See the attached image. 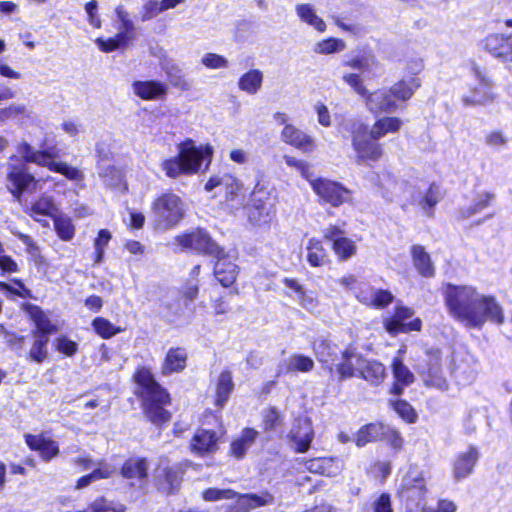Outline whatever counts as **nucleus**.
Masks as SVG:
<instances>
[{
    "label": "nucleus",
    "mask_w": 512,
    "mask_h": 512,
    "mask_svg": "<svg viewBox=\"0 0 512 512\" xmlns=\"http://www.w3.org/2000/svg\"><path fill=\"white\" fill-rule=\"evenodd\" d=\"M449 314L469 328H480L487 321L501 324L503 310L493 296L470 285L447 284L443 290Z\"/></svg>",
    "instance_id": "f257e3e1"
},
{
    "label": "nucleus",
    "mask_w": 512,
    "mask_h": 512,
    "mask_svg": "<svg viewBox=\"0 0 512 512\" xmlns=\"http://www.w3.org/2000/svg\"><path fill=\"white\" fill-rule=\"evenodd\" d=\"M382 189L385 198L391 201L404 198L410 204L417 206L427 217L434 215V208L441 199L440 189L434 183L427 188H422L418 183L388 179Z\"/></svg>",
    "instance_id": "f03ea898"
},
{
    "label": "nucleus",
    "mask_w": 512,
    "mask_h": 512,
    "mask_svg": "<svg viewBox=\"0 0 512 512\" xmlns=\"http://www.w3.org/2000/svg\"><path fill=\"white\" fill-rule=\"evenodd\" d=\"M212 154L213 148L208 144L196 146L191 140L185 141L179 145L176 156L162 161L161 168L170 178L195 174L205 159L210 162Z\"/></svg>",
    "instance_id": "7ed1b4c3"
},
{
    "label": "nucleus",
    "mask_w": 512,
    "mask_h": 512,
    "mask_svg": "<svg viewBox=\"0 0 512 512\" xmlns=\"http://www.w3.org/2000/svg\"><path fill=\"white\" fill-rule=\"evenodd\" d=\"M17 152L25 162L45 167L70 181L80 183L84 180V174L80 169L67 162L56 161V156L48 150H36L27 142H21L17 145Z\"/></svg>",
    "instance_id": "20e7f679"
},
{
    "label": "nucleus",
    "mask_w": 512,
    "mask_h": 512,
    "mask_svg": "<svg viewBox=\"0 0 512 512\" xmlns=\"http://www.w3.org/2000/svg\"><path fill=\"white\" fill-rule=\"evenodd\" d=\"M246 210L248 221L254 226H266L273 220L276 215V199L265 183H256Z\"/></svg>",
    "instance_id": "39448f33"
},
{
    "label": "nucleus",
    "mask_w": 512,
    "mask_h": 512,
    "mask_svg": "<svg viewBox=\"0 0 512 512\" xmlns=\"http://www.w3.org/2000/svg\"><path fill=\"white\" fill-rule=\"evenodd\" d=\"M155 226L168 230L178 225L186 215V204L174 193H164L152 204Z\"/></svg>",
    "instance_id": "423d86ee"
},
{
    "label": "nucleus",
    "mask_w": 512,
    "mask_h": 512,
    "mask_svg": "<svg viewBox=\"0 0 512 512\" xmlns=\"http://www.w3.org/2000/svg\"><path fill=\"white\" fill-rule=\"evenodd\" d=\"M349 132L357 163L377 162L382 158L383 147L378 139L369 136L368 127L365 123L361 121L352 122Z\"/></svg>",
    "instance_id": "0eeeda50"
},
{
    "label": "nucleus",
    "mask_w": 512,
    "mask_h": 512,
    "mask_svg": "<svg viewBox=\"0 0 512 512\" xmlns=\"http://www.w3.org/2000/svg\"><path fill=\"white\" fill-rule=\"evenodd\" d=\"M427 491L424 470L416 464H410L407 469L403 471L397 486L398 496L402 500L420 501L425 498Z\"/></svg>",
    "instance_id": "6e6552de"
},
{
    "label": "nucleus",
    "mask_w": 512,
    "mask_h": 512,
    "mask_svg": "<svg viewBox=\"0 0 512 512\" xmlns=\"http://www.w3.org/2000/svg\"><path fill=\"white\" fill-rule=\"evenodd\" d=\"M6 180L7 189L17 201L21 199L24 192H35L39 183L24 164H9Z\"/></svg>",
    "instance_id": "1a4fd4ad"
},
{
    "label": "nucleus",
    "mask_w": 512,
    "mask_h": 512,
    "mask_svg": "<svg viewBox=\"0 0 512 512\" xmlns=\"http://www.w3.org/2000/svg\"><path fill=\"white\" fill-rule=\"evenodd\" d=\"M175 242L183 250H194L211 256L223 254V249L213 242L208 233L202 229L178 235L175 237Z\"/></svg>",
    "instance_id": "9d476101"
},
{
    "label": "nucleus",
    "mask_w": 512,
    "mask_h": 512,
    "mask_svg": "<svg viewBox=\"0 0 512 512\" xmlns=\"http://www.w3.org/2000/svg\"><path fill=\"white\" fill-rule=\"evenodd\" d=\"M474 83L470 84L469 91L463 95L466 105H484L494 99L492 84L486 74L477 66L472 68Z\"/></svg>",
    "instance_id": "9b49d317"
},
{
    "label": "nucleus",
    "mask_w": 512,
    "mask_h": 512,
    "mask_svg": "<svg viewBox=\"0 0 512 512\" xmlns=\"http://www.w3.org/2000/svg\"><path fill=\"white\" fill-rule=\"evenodd\" d=\"M309 183L313 191L324 203L338 207L349 199V190L338 182L325 178H313Z\"/></svg>",
    "instance_id": "f8f14e48"
},
{
    "label": "nucleus",
    "mask_w": 512,
    "mask_h": 512,
    "mask_svg": "<svg viewBox=\"0 0 512 512\" xmlns=\"http://www.w3.org/2000/svg\"><path fill=\"white\" fill-rule=\"evenodd\" d=\"M413 315V309L405 306H396L394 314L384 319V328L392 336L399 333L420 331L422 327V321L420 318H415L410 322H405Z\"/></svg>",
    "instance_id": "ddd939ff"
},
{
    "label": "nucleus",
    "mask_w": 512,
    "mask_h": 512,
    "mask_svg": "<svg viewBox=\"0 0 512 512\" xmlns=\"http://www.w3.org/2000/svg\"><path fill=\"white\" fill-rule=\"evenodd\" d=\"M323 238L332 242V250L340 261H347L357 253L356 242L346 237L339 226H327L323 229Z\"/></svg>",
    "instance_id": "4468645a"
},
{
    "label": "nucleus",
    "mask_w": 512,
    "mask_h": 512,
    "mask_svg": "<svg viewBox=\"0 0 512 512\" xmlns=\"http://www.w3.org/2000/svg\"><path fill=\"white\" fill-rule=\"evenodd\" d=\"M216 188L224 191V197L227 202L238 200L244 193L243 183L228 173L213 175L209 178L205 184V190L212 192Z\"/></svg>",
    "instance_id": "2eb2a0df"
},
{
    "label": "nucleus",
    "mask_w": 512,
    "mask_h": 512,
    "mask_svg": "<svg viewBox=\"0 0 512 512\" xmlns=\"http://www.w3.org/2000/svg\"><path fill=\"white\" fill-rule=\"evenodd\" d=\"M143 399L145 415L152 423L160 425L170 420V413L164 409L170 402L169 394L165 390H158L156 394L145 396Z\"/></svg>",
    "instance_id": "dca6fc26"
},
{
    "label": "nucleus",
    "mask_w": 512,
    "mask_h": 512,
    "mask_svg": "<svg viewBox=\"0 0 512 512\" xmlns=\"http://www.w3.org/2000/svg\"><path fill=\"white\" fill-rule=\"evenodd\" d=\"M364 99L366 108L372 114L392 113L399 107L390 88L367 92Z\"/></svg>",
    "instance_id": "f3484780"
},
{
    "label": "nucleus",
    "mask_w": 512,
    "mask_h": 512,
    "mask_svg": "<svg viewBox=\"0 0 512 512\" xmlns=\"http://www.w3.org/2000/svg\"><path fill=\"white\" fill-rule=\"evenodd\" d=\"M423 68L421 61H416L413 63V72L412 75H408L404 77L402 80L395 83L390 90L398 103L399 101L405 102L409 100L415 91L421 86V81L416 77Z\"/></svg>",
    "instance_id": "a211bd4d"
},
{
    "label": "nucleus",
    "mask_w": 512,
    "mask_h": 512,
    "mask_svg": "<svg viewBox=\"0 0 512 512\" xmlns=\"http://www.w3.org/2000/svg\"><path fill=\"white\" fill-rule=\"evenodd\" d=\"M133 93L145 101H158L166 98L168 85L158 80H136L131 85Z\"/></svg>",
    "instance_id": "6ab92c4d"
},
{
    "label": "nucleus",
    "mask_w": 512,
    "mask_h": 512,
    "mask_svg": "<svg viewBox=\"0 0 512 512\" xmlns=\"http://www.w3.org/2000/svg\"><path fill=\"white\" fill-rule=\"evenodd\" d=\"M290 445L297 453H305L314 438V430L308 419L297 420L289 433Z\"/></svg>",
    "instance_id": "aec40b11"
},
{
    "label": "nucleus",
    "mask_w": 512,
    "mask_h": 512,
    "mask_svg": "<svg viewBox=\"0 0 512 512\" xmlns=\"http://www.w3.org/2000/svg\"><path fill=\"white\" fill-rule=\"evenodd\" d=\"M25 442L31 450L37 451L43 461L49 462L59 454V445L45 434H25Z\"/></svg>",
    "instance_id": "412c9836"
},
{
    "label": "nucleus",
    "mask_w": 512,
    "mask_h": 512,
    "mask_svg": "<svg viewBox=\"0 0 512 512\" xmlns=\"http://www.w3.org/2000/svg\"><path fill=\"white\" fill-rule=\"evenodd\" d=\"M217 259L214 266V274L220 284L224 287L232 285L238 275V267L234 263V256L223 251L219 256H213Z\"/></svg>",
    "instance_id": "4be33fe9"
},
{
    "label": "nucleus",
    "mask_w": 512,
    "mask_h": 512,
    "mask_svg": "<svg viewBox=\"0 0 512 512\" xmlns=\"http://www.w3.org/2000/svg\"><path fill=\"white\" fill-rule=\"evenodd\" d=\"M218 449V436L215 431L198 429L190 442L192 453L204 456L212 454Z\"/></svg>",
    "instance_id": "5701e85b"
},
{
    "label": "nucleus",
    "mask_w": 512,
    "mask_h": 512,
    "mask_svg": "<svg viewBox=\"0 0 512 512\" xmlns=\"http://www.w3.org/2000/svg\"><path fill=\"white\" fill-rule=\"evenodd\" d=\"M282 140L296 147L297 149L308 153L316 148L315 139L291 124H286L281 132Z\"/></svg>",
    "instance_id": "b1692460"
},
{
    "label": "nucleus",
    "mask_w": 512,
    "mask_h": 512,
    "mask_svg": "<svg viewBox=\"0 0 512 512\" xmlns=\"http://www.w3.org/2000/svg\"><path fill=\"white\" fill-rule=\"evenodd\" d=\"M28 214L37 222L44 226L48 225L47 218H55L58 215V207L52 196L43 194L34 201L28 211Z\"/></svg>",
    "instance_id": "393cba45"
},
{
    "label": "nucleus",
    "mask_w": 512,
    "mask_h": 512,
    "mask_svg": "<svg viewBox=\"0 0 512 512\" xmlns=\"http://www.w3.org/2000/svg\"><path fill=\"white\" fill-rule=\"evenodd\" d=\"M404 121L396 116H383L378 118L368 130L369 136L374 139H382L389 134L398 133Z\"/></svg>",
    "instance_id": "a878e982"
},
{
    "label": "nucleus",
    "mask_w": 512,
    "mask_h": 512,
    "mask_svg": "<svg viewBox=\"0 0 512 512\" xmlns=\"http://www.w3.org/2000/svg\"><path fill=\"white\" fill-rule=\"evenodd\" d=\"M305 467L312 473L334 477L340 473L342 462L338 458L319 457L307 460Z\"/></svg>",
    "instance_id": "bb28decb"
},
{
    "label": "nucleus",
    "mask_w": 512,
    "mask_h": 512,
    "mask_svg": "<svg viewBox=\"0 0 512 512\" xmlns=\"http://www.w3.org/2000/svg\"><path fill=\"white\" fill-rule=\"evenodd\" d=\"M479 458V453L475 447H470L467 451L460 453L453 467V473L457 480L468 477L474 469Z\"/></svg>",
    "instance_id": "cd10ccee"
},
{
    "label": "nucleus",
    "mask_w": 512,
    "mask_h": 512,
    "mask_svg": "<svg viewBox=\"0 0 512 512\" xmlns=\"http://www.w3.org/2000/svg\"><path fill=\"white\" fill-rule=\"evenodd\" d=\"M313 351L318 361L332 372L334 362L339 353L338 347L329 340L321 337L314 341Z\"/></svg>",
    "instance_id": "c85d7f7f"
},
{
    "label": "nucleus",
    "mask_w": 512,
    "mask_h": 512,
    "mask_svg": "<svg viewBox=\"0 0 512 512\" xmlns=\"http://www.w3.org/2000/svg\"><path fill=\"white\" fill-rule=\"evenodd\" d=\"M410 254L413 266L422 277L431 278L435 275L434 264L423 246L413 245Z\"/></svg>",
    "instance_id": "c756f323"
},
{
    "label": "nucleus",
    "mask_w": 512,
    "mask_h": 512,
    "mask_svg": "<svg viewBox=\"0 0 512 512\" xmlns=\"http://www.w3.org/2000/svg\"><path fill=\"white\" fill-rule=\"evenodd\" d=\"M358 377L366 380L372 385H379L386 377L385 366L376 360H368L363 358L361 367H356Z\"/></svg>",
    "instance_id": "7c9ffc66"
},
{
    "label": "nucleus",
    "mask_w": 512,
    "mask_h": 512,
    "mask_svg": "<svg viewBox=\"0 0 512 512\" xmlns=\"http://www.w3.org/2000/svg\"><path fill=\"white\" fill-rule=\"evenodd\" d=\"M363 357L352 349H346L342 352V362L337 364V372L341 380L358 377V370L356 367H361Z\"/></svg>",
    "instance_id": "2f4dec72"
},
{
    "label": "nucleus",
    "mask_w": 512,
    "mask_h": 512,
    "mask_svg": "<svg viewBox=\"0 0 512 512\" xmlns=\"http://www.w3.org/2000/svg\"><path fill=\"white\" fill-rule=\"evenodd\" d=\"M386 425L380 422L370 423L361 427L354 437L357 447H364L370 442L382 440Z\"/></svg>",
    "instance_id": "473e14b6"
},
{
    "label": "nucleus",
    "mask_w": 512,
    "mask_h": 512,
    "mask_svg": "<svg viewBox=\"0 0 512 512\" xmlns=\"http://www.w3.org/2000/svg\"><path fill=\"white\" fill-rule=\"evenodd\" d=\"M258 436L259 432L253 428L243 429L240 436L231 443V454L237 459L243 458Z\"/></svg>",
    "instance_id": "72a5a7b5"
},
{
    "label": "nucleus",
    "mask_w": 512,
    "mask_h": 512,
    "mask_svg": "<svg viewBox=\"0 0 512 512\" xmlns=\"http://www.w3.org/2000/svg\"><path fill=\"white\" fill-rule=\"evenodd\" d=\"M392 371L395 383L392 388L394 394H400L402 388L410 385L414 381L413 373L404 365L401 357H395L392 361Z\"/></svg>",
    "instance_id": "f704fd0d"
},
{
    "label": "nucleus",
    "mask_w": 512,
    "mask_h": 512,
    "mask_svg": "<svg viewBox=\"0 0 512 512\" xmlns=\"http://www.w3.org/2000/svg\"><path fill=\"white\" fill-rule=\"evenodd\" d=\"M295 11L301 22L313 27L320 33L325 32L327 28L326 23L317 15L314 6L309 3L297 4L295 6Z\"/></svg>",
    "instance_id": "c9c22d12"
},
{
    "label": "nucleus",
    "mask_w": 512,
    "mask_h": 512,
    "mask_svg": "<svg viewBox=\"0 0 512 512\" xmlns=\"http://www.w3.org/2000/svg\"><path fill=\"white\" fill-rule=\"evenodd\" d=\"M307 261L312 267H322L329 263V255L321 240L310 238L306 245Z\"/></svg>",
    "instance_id": "e433bc0d"
},
{
    "label": "nucleus",
    "mask_w": 512,
    "mask_h": 512,
    "mask_svg": "<svg viewBox=\"0 0 512 512\" xmlns=\"http://www.w3.org/2000/svg\"><path fill=\"white\" fill-rule=\"evenodd\" d=\"M357 297L365 305L375 308H384L393 300V296L389 291L381 289L361 291Z\"/></svg>",
    "instance_id": "4c0bfd02"
},
{
    "label": "nucleus",
    "mask_w": 512,
    "mask_h": 512,
    "mask_svg": "<svg viewBox=\"0 0 512 512\" xmlns=\"http://www.w3.org/2000/svg\"><path fill=\"white\" fill-rule=\"evenodd\" d=\"M234 389L232 374L228 370H224L218 377L215 389V404L222 408L230 397Z\"/></svg>",
    "instance_id": "58836bf2"
},
{
    "label": "nucleus",
    "mask_w": 512,
    "mask_h": 512,
    "mask_svg": "<svg viewBox=\"0 0 512 512\" xmlns=\"http://www.w3.org/2000/svg\"><path fill=\"white\" fill-rule=\"evenodd\" d=\"M186 361L187 353L183 348H171L164 360L162 371L164 374L182 371Z\"/></svg>",
    "instance_id": "ea45409f"
},
{
    "label": "nucleus",
    "mask_w": 512,
    "mask_h": 512,
    "mask_svg": "<svg viewBox=\"0 0 512 512\" xmlns=\"http://www.w3.org/2000/svg\"><path fill=\"white\" fill-rule=\"evenodd\" d=\"M263 73L258 69H251L244 73L238 80V87L241 91L254 95L262 87Z\"/></svg>",
    "instance_id": "a19ab883"
},
{
    "label": "nucleus",
    "mask_w": 512,
    "mask_h": 512,
    "mask_svg": "<svg viewBox=\"0 0 512 512\" xmlns=\"http://www.w3.org/2000/svg\"><path fill=\"white\" fill-rule=\"evenodd\" d=\"M148 464L145 459L131 458L127 460L121 470L123 477L127 479L142 480L147 477Z\"/></svg>",
    "instance_id": "79ce46f5"
},
{
    "label": "nucleus",
    "mask_w": 512,
    "mask_h": 512,
    "mask_svg": "<svg viewBox=\"0 0 512 512\" xmlns=\"http://www.w3.org/2000/svg\"><path fill=\"white\" fill-rule=\"evenodd\" d=\"M283 367L287 373L289 372H302L307 373L314 368V361L312 358L303 354H292L283 362Z\"/></svg>",
    "instance_id": "37998d69"
},
{
    "label": "nucleus",
    "mask_w": 512,
    "mask_h": 512,
    "mask_svg": "<svg viewBox=\"0 0 512 512\" xmlns=\"http://www.w3.org/2000/svg\"><path fill=\"white\" fill-rule=\"evenodd\" d=\"M494 198L493 194L488 192L478 193L472 202L468 205H464L460 209V214L463 218H469L477 213L484 210Z\"/></svg>",
    "instance_id": "c03bdc74"
},
{
    "label": "nucleus",
    "mask_w": 512,
    "mask_h": 512,
    "mask_svg": "<svg viewBox=\"0 0 512 512\" xmlns=\"http://www.w3.org/2000/svg\"><path fill=\"white\" fill-rule=\"evenodd\" d=\"M115 471H116L115 467H113L105 462H100V463H98V467L95 468L92 471V473L82 476L77 481L76 488L81 489V488L88 486L93 481H96L99 479H104V478H109L115 473Z\"/></svg>",
    "instance_id": "a18cd8bd"
},
{
    "label": "nucleus",
    "mask_w": 512,
    "mask_h": 512,
    "mask_svg": "<svg viewBox=\"0 0 512 512\" xmlns=\"http://www.w3.org/2000/svg\"><path fill=\"white\" fill-rule=\"evenodd\" d=\"M30 317L33 320L35 326L38 331L41 333L40 335L47 336L48 334L54 333L57 331V327L49 317L42 311L39 307H32L29 311Z\"/></svg>",
    "instance_id": "49530a36"
},
{
    "label": "nucleus",
    "mask_w": 512,
    "mask_h": 512,
    "mask_svg": "<svg viewBox=\"0 0 512 512\" xmlns=\"http://www.w3.org/2000/svg\"><path fill=\"white\" fill-rule=\"evenodd\" d=\"M136 382L143 388V398L156 394L158 390H164L158 383L155 382L152 373L146 369L141 368L135 375Z\"/></svg>",
    "instance_id": "de8ad7c7"
},
{
    "label": "nucleus",
    "mask_w": 512,
    "mask_h": 512,
    "mask_svg": "<svg viewBox=\"0 0 512 512\" xmlns=\"http://www.w3.org/2000/svg\"><path fill=\"white\" fill-rule=\"evenodd\" d=\"M345 47V42L342 39L327 38L317 42L314 45L313 51L317 54L328 55L341 52Z\"/></svg>",
    "instance_id": "09e8293b"
},
{
    "label": "nucleus",
    "mask_w": 512,
    "mask_h": 512,
    "mask_svg": "<svg viewBox=\"0 0 512 512\" xmlns=\"http://www.w3.org/2000/svg\"><path fill=\"white\" fill-rule=\"evenodd\" d=\"M506 36L503 34H490L482 41V47L494 57L501 58Z\"/></svg>",
    "instance_id": "8fccbe9b"
},
{
    "label": "nucleus",
    "mask_w": 512,
    "mask_h": 512,
    "mask_svg": "<svg viewBox=\"0 0 512 512\" xmlns=\"http://www.w3.org/2000/svg\"><path fill=\"white\" fill-rule=\"evenodd\" d=\"M424 382L427 386H431L440 391H446L449 388L447 379L443 376L441 369L438 366H431L424 377Z\"/></svg>",
    "instance_id": "3c124183"
},
{
    "label": "nucleus",
    "mask_w": 512,
    "mask_h": 512,
    "mask_svg": "<svg viewBox=\"0 0 512 512\" xmlns=\"http://www.w3.org/2000/svg\"><path fill=\"white\" fill-rule=\"evenodd\" d=\"M453 374L458 384L467 385L475 380L477 370L470 363H461L455 364Z\"/></svg>",
    "instance_id": "603ef678"
},
{
    "label": "nucleus",
    "mask_w": 512,
    "mask_h": 512,
    "mask_svg": "<svg viewBox=\"0 0 512 512\" xmlns=\"http://www.w3.org/2000/svg\"><path fill=\"white\" fill-rule=\"evenodd\" d=\"M112 238V234L107 229H101L98 232L97 237L94 240V263L100 264L104 259L105 249L108 246L110 240Z\"/></svg>",
    "instance_id": "864d4df0"
},
{
    "label": "nucleus",
    "mask_w": 512,
    "mask_h": 512,
    "mask_svg": "<svg viewBox=\"0 0 512 512\" xmlns=\"http://www.w3.org/2000/svg\"><path fill=\"white\" fill-rule=\"evenodd\" d=\"M92 326L95 332L104 339L111 338L122 331L121 328L116 327L109 320L102 317L94 319Z\"/></svg>",
    "instance_id": "5fc2aeb1"
},
{
    "label": "nucleus",
    "mask_w": 512,
    "mask_h": 512,
    "mask_svg": "<svg viewBox=\"0 0 512 512\" xmlns=\"http://www.w3.org/2000/svg\"><path fill=\"white\" fill-rule=\"evenodd\" d=\"M93 512H125L126 506L120 502L98 498L91 504Z\"/></svg>",
    "instance_id": "6e6d98bb"
},
{
    "label": "nucleus",
    "mask_w": 512,
    "mask_h": 512,
    "mask_svg": "<svg viewBox=\"0 0 512 512\" xmlns=\"http://www.w3.org/2000/svg\"><path fill=\"white\" fill-rule=\"evenodd\" d=\"M47 343H48V337L45 335H37L36 339L30 349L29 357L36 361V362H42L47 356Z\"/></svg>",
    "instance_id": "4d7b16f0"
},
{
    "label": "nucleus",
    "mask_w": 512,
    "mask_h": 512,
    "mask_svg": "<svg viewBox=\"0 0 512 512\" xmlns=\"http://www.w3.org/2000/svg\"><path fill=\"white\" fill-rule=\"evenodd\" d=\"M282 423V417L274 407L265 409L262 412V424L265 431H271L279 427Z\"/></svg>",
    "instance_id": "13d9d810"
},
{
    "label": "nucleus",
    "mask_w": 512,
    "mask_h": 512,
    "mask_svg": "<svg viewBox=\"0 0 512 512\" xmlns=\"http://www.w3.org/2000/svg\"><path fill=\"white\" fill-rule=\"evenodd\" d=\"M161 13L163 12L159 0H146L139 11V17L142 22H146Z\"/></svg>",
    "instance_id": "bf43d9fd"
},
{
    "label": "nucleus",
    "mask_w": 512,
    "mask_h": 512,
    "mask_svg": "<svg viewBox=\"0 0 512 512\" xmlns=\"http://www.w3.org/2000/svg\"><path fill=\"white\" fill-rule=\"evenodd\" d=\"M284 161L289 167L295 168L308 182L313 179L311 166L306 161L289 155L284 156Z\"/></svg>",
    "instance_id": "052dcab7"
},
{
    "label": "nucleus",
    "mask_w": 512,
    "mask_h": 512,
    "mask_svg": "<svg viewBox=\"0 0 512 512\" xmlns=\"http://www.w3.org/2000/svg\"><path fill=\"white\" fill-rule=\"evenodd\" d=\"M53 220L58 236L65 241L71 240L74 236V226L70 219L58 217L57 215Z\"/></svg>",
    "instance_id": "680f3d73"
},
{
    "label": "nucleus",
    "mask_w": 512,
    "mask_h": 512,
    "mask_svg": "<svg viewBox=\"0 0 512 512\" xmlns=\"http://www.w3.org/2000/svg\"><path fill=\"white\" fill-rule=\"evenodd\" d=\"M237 496V492L232 489L208 488L202 493L205 501L214 502L224 499H233Z\"/></svg>",
    "instance_id": "e2e57ef3"
},
{
    "label": "nucleus",
    "mask_w": 512,
    "mask_h": 512,
    "mask_svg": "<svg viewBox=\"0 0 512 512\" xmlns=\"http://www.w3.org/2000/svg\"><path fill=\"white\" fill-rule=\"evenodd\" d=\"M166 75L170 81V83L181 90L189 89V83L186 80L182 70L176 66L172 65L166 69Z\"/></svg>",
    "instance_id": "0e129e2a"
},
{
    "label": "nucleus",
    "mask_w": 512,
    "mask_h": 512,
    "mask_svg": "<svg viewBox=\"0 0 512 512\" xmlns=\"http://www.w3.org/2000/svg\"><path fill=\"white\" fill-rule=\"evenodd\" d=\"M201 63L208 69H227L229 60L216 53H207L201 58Z\"/></svg>",
    "instance_id": "69168bd1"
},
{
    "label": "nucleus",
    "mask_w": 512,
    "mask_h": 512,
    "mask_svg": "<svg viewBox=\"0 0 512 512\" xmlns=\"http://www.w3.org/2000/svg\"><path fill=\"white\" fill-rule=\"evenodd\" d=\"M183 469L181 465H174L164 469L165 481L169 484L168 492H172L181 482Z\"/></svg>",
    "instance_id": "338daca9"
},
{
    "label": "nucleus",
    "mask_w": 512,
    "mask_h": 512,
    "mask_svg": "<svg viewBox=\"0 0 512 512\" xmlns=\"http://www.w3.org/2000/svg\"><path fill=\"white\" fill-rule=\"evenodd\" d=\"M392 406L400 417L408 422H414L416 420V414L410 404L405 401L397 400L393 401Z\"/></svg>",
    "instance_id": "774afa93"
}]
</instances>
